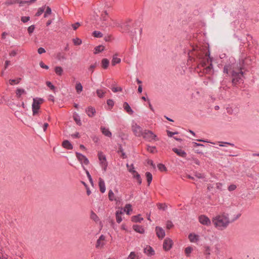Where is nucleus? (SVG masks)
<instances>
[{
    "label": "nucleus",
    "mask_w": 259,
    "mask_h": 259,
    "mask_svg": "<svg viewBox=\"0 0 259 259\" xmlns=\"http://www.w3.org/2000/svg\"><path fill=\"white\" fill-rule=\"evenodd\" d=\"M39 66L41 68H44L46 69H48L49 68V66L47 65H45L42 61H40L39 62Z\"/></svg>",
    "instance_id": "nucleus-63"
},
{
    "label": "nucleus",
    "mask_w": 259,
    "mask_h": 259,
    "mask_svg": "<svg viewBox=\"0 0 259 259\" xmlns=\"http://www.w3.org/2000/svg\"><path fill=\"white\" fill-rule=\"evenodd\" d=\"M21 20L23 23L27 22L28 21L30 20V17H29V16H22L21 18Z\"/></svg>",
    "instance_id": "nucleus-56"
},
{
    "label": "nucleus",
    "mask_w": 259,
    "mask_h": 259,
    "mask_svg": "<svg viewBox=\"0 0 259 259\" xmlns=\"http://www.w3.org/2000/svg\"><path fill=\"white\" fill-rule=\"evenodd\" d=\"M240 216V214H238L231 221L230 220L229 214L223 212L220 214L216 215L212 219V223L214 227L219 230H223L226 229L229 225L237 220Z\"/></svg>",
    "instance_id": "nucleus-1"
},
{
    "label": "nucleus",
    "mask_w": 259,
    "mask_h": 259,
    "mask_svg": "<svg viewBox=\"0 0 259 259\" xmlns=\"http://www.w3.org/2000/svg\"><path fill=\"white\" fill-rule=\"evenodd\" d=\"M105 240V236L104 235H101L97 241L96 247L97 248L103 247L105 245V243L103 241H104Z\"/></svg>",
    "instance_id": "nucleus-13"
},
{
    "label": "nucleus",
    "mask_w": 259,
    "mask_h": 259,
    "mask_svg": "<svg viewBox=\"0 0 259 259\" xmlns=\"http://www.w3.org/2000/svg\"><path fill=\"white\" fill-rule=\"evenodd\" d=\"M21 78H17L16 79H11L9 80V83L10 85L18 84L21 81Z\"/></svg>",
    "instance_id": "nucleus-28"
},
{
    "label": "nucleus",
    "mask_w": 259,
    "mask_h": 259,
    "mask_svg": "<svg viewBox=\"0 0 259 259\" xmlns=\"http://www.w3.org/2000/svg\"><path fill=\"white\" fill-rule=\"evenodd\" d=\"M93 35L94 37L97 38H101L103 36V34L100 31H94L93 32Z\"/></svg>",
    "instance_id": "nucleus-44"
},
{
    "label": "nucleus",
    "mask_w": 259,
    "mask_h": 259,
    "mask_svg": "<svg viewBox=\"0 0 259 259\" xmlns=\"http://www.w3.org/2000/svg\"><path fill=\"white\" fill-rule=\"evenodd\" d=\"M155 231L156 235L159 239H162L165 235V231L161 228L158 226L156 227Z\"/></svg>",
    "instance_id": "nucleus-12"
},
{
    "label": "nucleus",
    "mask_w": 259,
    "mask_h": 259,
    "mask_svg": "<svg viewBox=\"0 0 259 259\" xmlns=\"http://www.w3.org/2000/svg\"><path fill=\"white\" fill-rule=\"evenodd\" d=\"M85 112L89 117H92L94 116L95 114L96 110L95 108L93 107H89L85 110Z\"/></svg>",
    "instance_id": "nucleus-17"
},
{
    "label": "nucleus",
    "mask_w": 259,
    "mask_h": 259,
    "mask_svg": "<svg viewBox=\"0 0 259 259\" xmlns=\"http://www.w3.org/2000/svg\"><path fill=\"white\" fill-rule=\"evenodd\" d=\"M122 213V212L121 211H117L116 212V220L118 223H120L122 220L121 218Z\"/></svg>",
    "instance_id": "nucleus-29"
},
{
    "label": "nucleus",
    "mask_w": 259,
    "mask_h": 259,
    "mask_svg": "<svg viewBox=\"0 0 259 259\" xmlns=\"http://www.w3.org/2000/svg\"><path fill=\"white\" fill-rule=\"evenodd\" d=\"M17 3L19 4V6L21 7V6H23V5H24L25 4H28V2H27V1L18 0V1H17Z\"/></svg>",
    "instance_id": "nucleus-64"
},
{
    "label": "nucleus",
    "mask_w": 259,
    "mask_h": 259,
    "mask_svg": "<svg viewBox=\"0 0 259 259\" xmlns=\"http://www.w3.org/2000/svg\"><path fill=\"white\" fill-rule=\"evenodd\" d=\"M132 127L133 132L136 137H142L144 131V130H143L142 127L139 125L137 123H135L132 124Z\"/></svg>",
    "instance_id": "nucleus-7"
},
{
    "label": "nucleus",
    "mask_w": 259,
    "mask_h": 259,
    "mask_svg": "<svg viewBox=\"0 0 259 259\" xmlns=\"http://www.w3.org/2000/svg\"><path fill=\"white\" fill-rule=\"evenodd\" d=\"M126 166L128 168V170L132 174L136 172V171L134 169V166L133 164H132L131 165H129L128 164H126Z\"/></svg>",
    "instance_id": "nucleus-49"
},
{
    "label": "nucleus",
    "mask_w": 259,
    "mask_h": 259,
    "mask_svg": "<svg viewBox=\"0 0 259 259\" xmlns=\"http://www.w3.org/2000/svg\"><path fill=\"white\" fill-rule=\"evenodd\" d=\"M99 186L101 192L104 193L106 191V187L105 182L101 178L99 179Z\"/></svg>",
    "instance_id": "nucleus-15"
},
{
    "label": "nucleus",
    "mask_w": 259,
    "mask_h": 259,
    "mask_svg": "<svg viewBox=\"0 0 259 259\" xmlns=\"http://www.w3.org/2000/svg\"><path fill=\"white\" fill-rule=\"evenodd\" d=\"M83 168L84 170L85 171L87 176L88 178L89 179V180L90 183L92 185H93V179L92 178V177H91L89 171L87 169H85L84 168V167L83 166Z\"/></svg>",
    "instance_id": "nucleus-42"
},
{
    "label": "nucleus",
    "mask_w": 259,
    "mask_h": 259,
    "mask_svg": "<svg viewBox=\"0 0 259 259\" xmlns=\"http://www.w3.org/2000/svg\"><path fill=\"white\" fill-rule=\"evenodd\" d=\"M131 20H128L125 23L122 24L119 23V26L118 27H120L121 31L122 32L128 33L131 31V29L132 27L131 25Z\"/></svg>",
    "instance_id": "nucleus-8"
},
{
    "label": "nucleus",
    "mask_w": 259,
    "mask_h": 259,
    "mask_svg": "<svg viewBox=\"0 0 259 259\" xmlns=\"http://www.w3.org/2000/svg\"><path fill=\"white\" fill-rule=\"evenodd\" d=\"M188 237L191 242H195L198 240V236L192 233L189 235Z\"/></svg>",
    "instance_id": "nucleus-32"
},
{
    "label": "nucleus",
    "mask_w": 259,
    "mask_h": 259,
    "mask_svg": "<svg viewBox=\"0 0 259 259\" xmlns=\"http://www.w3.org/2000/svg\"><path fill=\"white\" fill-rule=\"evenodd\" d=\"M98 157L100 161V164L102 168L103 171H106L107 170L108 162L107 161L106 155L101 151L98 153Z\"/></svg>",
    "instance_id": "nucleus-5"
},
{
    "label": "nucleus",
    "mask_w": 259,
    "mask_h": 259,
    "mask_svg": "<svg viewBox=\"0 0 259 259\" xmlns=\"http://www.w3.org/2000/svg\"><path fill=\"white\" fill-rule=\"evenodd\" d=\"M91 219L97 222L99 220V218L97 216V215L94 213L93 211L92 212L91 215Z\"/></svg>",
    "instance_id": "nucleus-53"
},
{
    "label": "nucleus",
    "mask_w": 259,
    "mask_h": 259,
    "mask_svg": "<svg viewBox=\"0 0 259 259\" xmlns=\"http://www.w3.org/2000/svg\"><path fill=\"white\" fill-rule=\"evenodd\" d=\"M101 131L102 133L105 136L111 138L112 137V133L109 130V128H107L104 126H101Z\"/></svg>",
    "instance_id": "nucleus-16"
},
{
    "label": "nucleus",
    "mask_w": 259,
    "mask_h": 259,
    "mask_svg": "<svg viewBox=\"0 0 259 259\" xmlns=\"http://www.w3.org/2000/svg\"><path fill=\"white\" fill-rule=\"evenodd\" d=\"M143 220V218L141 217L140 214L133 216L132 218V222L135 223L141 222Z\"/></svg>",
    "instance_id": "nucleus-26"
},
{
    "label": "nucleus",
    "mask_w": 259,
    "mask_h": 259,
    "mask_svg": "<svg viewBox=\"0 0 259 259\" xmlns=\"http://www.w3.org/2000/svg\"><path fill=\"white\" fill-rule=\"evenodd\" d=\"M145 175L147 178L148 185L149 186L152 181V175L150 172H146Z\"/></svg>",
    "instance_id": "nucleus-31"
},
{
    "label": "nucleus",
    "mask_w": 259,
    "mask_h": 259,
    "mask_svg": "<svg viewBox=\"0 0 259 259\" xmlns=\"http://www.w3.org/2000/svg\"><path fill=\"white\" fill-rule=\"evenodd\" d=\"M107 104L109 106H110L111 107H112L114 105V102L113 100L112 99H108L107 101Z\"/></svg>",
    "instance_id": "nucleus-59"
},
{
    "label": "nucleus",
    "mask_w": 259,
    "mask_h": 259,
    "mask_svg": "<svg viewBox=\"0 0 259 259\" xmlns=\"http://www.w3.org/2000/svg\"><path fill=\"white\" fill-rule=\"evenodd\" d=\"M108 13L106 11L103 12L101 16V22H106L108 20Z\"/></svg>",
    "instance_id": "nucleus-27"
},
{
    "label": "nucleus",
    "mask_w": 259,
    "mask_h": 259,
    "mask_svg": "<svg viewBox=\"0 0 259 259\" xmlns=\"http://www.w3.org/2000/svg\"><path fill=\"white\" fill-rule=\"evenodd\" d=\"M73 119L76 122V124L80 125L81 124V122L80 121V117L77 114H74Z\"/></svg>",
    "instance_id": "nucleus-39"
},
{
    "label": "nucleus",
    "mask_w": 259,
    "mask_h": 259,
    "mask_svg": "<svg viewBox=\"0 0 259 259\" xmlns=\"http://www.w3.org/2000/svg\"><path fill=\"white\" fill-rule=\"evenodd\" d=\"M62 146L68 150H71L73 149V146L68 140H64L62 142Z\"/></svg>",
    "instance_id": "nucleus-22"
},
{
    "label": "nucleus",
    "mask_w": 259,
    "mask_h": 259,
    "mask_svg": "<svg viewBox=\"0 0 259 259\" xmlns=\"http://www.w3.org/2000/svg\"><path fill=\"white\" fill-rule=\"evenodd\" d=\"M57 58L59 61H64L66 60V57L65 55L61 53L57 54Z\"/></svg>",
    "instance_id": "nucleus-40"
},
{
    "label": "nucleus",
    "mask_w": 259,
    "mask_h": 259,
    "mask_svg": "<svg viewBox=\"0 0 259 259\" xmlns=\"http://www.w3.org/2000/svg\"><path fill=\"white\" fill-rule=\"evenodd\" d=\"M147 150L151 153H154L157 151L155 146H147Z\"/></svg>",
    "instance_id": "nucleus-48"
},
{
    "label": "nucleus",
    "mask_w": 259,
    "mask_h": 259,
    "mask_svg": "<svg viewBox=\"0 0 259 259\" xmlns=\"http://www.w3.org/2000/svg\"><path fill=\"white\" fill-rule=\"evenodd\" d=\"M97 66V62H96L95 64H92L91 65L89 69H88V70L89 71H90L91 72V73H92L93 72H94V69L95 68H96Z\"/></svg>",
    "instance_id": "nucleus-55"
},
{
    "label": "nucleus",
    "mask_w": 259,
    "mask_h": 259,
    "mask_svg": "<svg viewBox=\"0 0 259 259\" xmlns=\"http://www.w3.org/2000/svg\"><path fill=\"white\" fill-rule=\"evenodd\" d=\"M133 174L134 178L137 180L139 185H141L142 183V179L141 178L140 175L137 171H136V172Z\"/></svg>",
    "instance_id": "nucleus-30"
},
{
    "label": "nucleus",
    "mask_w": 259,
    "mask_h": 259,
    "mask_svg": "<svg viewBox=\"0 0 259 259\" xmlns=\"http://www.w3.org/2000/svg\"><path fill=\"white\" fill-rule=\"evenodd\" d=\"M210 247L208 246H204V254L206 255V258H208L210 254Z\"/></svg>",
    "instance_id": "nucleus-35"
},
{
    "label": "nucleus",
    "mask_w": 259,
    "mask_h": 259,
    "mask_svg": "<svg viewBox=\"0 0 259 259\" xmlns=\"http://www.w3.org/2000/svg\"><path fill=\"white\" fill-rule=\"evenodd\" d=\"M199 221L203 225L209 226L211 225L210 220L205 215H200L199 217Z\"/></svg>",
    "instance_id": "nucleus-10"
},
{
    "label": "nucleus",
    "mask_w": 259,
    "mask_h": 259,
    "mask_svg": "<svg viewBox=\"0 0 259 259\" xmlns=\"http://www.w3.org/2000/svg\"><path fill=\"white\" fill-rule=\"evenodd\" d=\"M144 252L149 256H152L155 254L154 249L150 246H147L144 248Z\"/></svg>",
    "instance_id": "nucleus-18"
},
{
    "label": "nucleus",
    "mask_w": 259,
    "mask_h": 259,
    "mask_svg": "<svg viewBox=\"0 0 259 259\" xmlns=\"http://www.w3.org/2000/svg\"><path fill=\"white\" fill-rule=\"evenodd\" d=\"M109 64V61L107 59L104 58L102 60V61H101L102 67L104 69H106L108 68Z\"/></svg>",
    "instance_id": "nucleus-24"
},
{
    "label": "nucleus",
    "mask_w": 259,
    "mask_h": 259,
    "mask_svg": "<svg viewBox=\"0 0 259 259\" xmlns=\"http://www.w3.org/2000/svg\"><path fill=\"white\" fill-rule=\"evenodd\" d=\"M172 240L169 238H166L163 241V248L165 251H169L172 247Z\"/></svg>",
    "instance_id": "nucleus-9"
},
{
    "label": "nucleus",
    "mask_w": 259,
    "mask_h": 259,
    "mask_svg": "<svg viewBox=\"0 0 259 259\" xmlns=\"http://www.w3.org/2000/svg\"><path fill=\"white\" fill-rule=\"evenodd\" d=\"M97 96L100 98H102L104 96V95L106 94V92L103 90L98 89L96 91Z\"/></svg>",
    "instance_id": "nucleus-36"
},
{
    "label": "nucleus",
    "mask_w": 259,
    "mask_h": 259,
    "mask_svg": "<svg viewBox=\"0 0 259 259\" xmlns=\"http://www.w3.org/2000/svg\"><path fill=\"white\" fill-rule=\"evenodd\" d=\"M233 70L232 66L230 64H227L225 65L223 69V72L224 73L228 74L229 72L231 73L232 70Z\"/></svg>",
    "instance_id": "nucleus-25"
},
{
    "label": "nucleus",
    "mask_w": 259,
    "mask_h": 259,
    "mask_svg": "<svg viewBox=\"0 0 259 259\" xmlns=\"http://www.w3.org/2000/svg\"><path fill=\"white\" fill-rule=\"evenodd\" d=\"M46 8V5L43 6L42 7L39 8L37 12L35 14V16L38 17L40 16L44 12Z\"/></svg>",
    "instance_id": "nucleus-38"
},
{
    "label": "nucleus",
    "mask_w": 259,
    "mask_h": 259,
    "mask_svg": "<svg viewBox=\"0 0 259 259\" xmlns=\"http://www.w3.org/2000/svg\"><path fill=\"white\" fill-rule=\"evenodd\" d=\"M18 50H14L10 51L9 53V55L11 57H15L17 55V54L19 52Z\"/></svg>",
    "instance_id": "nucleus-52"
},
{
    "label": "nucleus",
    "mask_w": 259,
    "mask_h": 259,
    "mask_svg": "<svg viewBox=\"0 0 259 259\" xmlns=\"http://www.w3.org/2000/svg\"><path fill=\"white\" fill-rule=\"evenodd\" d=\"M47 85L52 90L54 91L55 89V86L50 82V81H47L46 82Z\"/></svg>",
    "instance_id": "nucleus-58"
},
{
    "label": "nucleus",
    "mask_w": 259,
    "mask_h": 259,
    "mask_svg": "<svg viewBox=\"0 0 259 259\" xmlns=\"http://www.w3.org/2000/svg\"><path fill=\"white\" fill-rule=\"evenodd\" d=\"M73 42L74 44V45H80L82 43V41L79 38H73Z\"/></svg>",
    "instance_id": "nucleus-50"
},
{
    "label": "nucleus",
    "mask_w": 259,
    "mask_h": 259,
    "mask_svg": "<svg viewBox=\"0 0 259 259\" xmlns=\"http://www.w3.org/2000/svg\"><path fill=\"white\" fill-rule=\"evenodd\" d=\"M242 69V67H240L238 70H232L230 76L232 78L231 82L233 86H236L243 82L244 72Z\"/></svg>",
    "instance_id": "nucleus-2"
},
{
    "label": "nucleus",
    "mask_w": 259,
    "mask_h": 259,
    "mask_svg": "<svg viewBox=\"0 0 259 259\" xmlns=\"http://www.w3.org/2000/svg\"><path fill=\"white\" fill-rule=\"evenodd\" d=\"M51 13H52V9L50 7L48 6L47 7L46 11L45 12L44 17L45 18H47L48 17V15H50Z\"/></svg>",
    "instance_id": "nucleus-47"
},
{
    "label": "nucleus",
    "mask_w": 259,
    "mask_h": 259,
    "mask_svg": "<svg viewBox=\"0 0 259 259\" xmlns=\"http://www.w3.org/2000/svg\"><path fill=\"white\" fill-rule=\"evenodd\" d=\"M34 29L35 26L34 25L29 26L27 29L29 34H31L34 31Z\"/></svg>",
    "instance_id": "nucleus-57"
},
{
    "label": "nucleus",
    "mask_w": 259,
    "mask_h": 259,
    "mask_svg": "<svg viewBox=\"0 0 259 259\" xmlns=\"http://www.w3.org/2000/svg\"><path fill=\"white\" fill-rule=\"evenodd\" d=\"M75 89L77 93H80L82 91V86L80 82H77L76 84Z\"/></svg>",
    "instance_id": "nucleus-41"
},
{
    "label": "nucleus",
    "mask_w": 259,
    "mask_h": 259,
    "mask_svg": "<svg viewBox=\"0 0 259 259\" xmlns=\"http://www.w3.org/2000/svg\"><path fill=\"white\" fill-rule=\"evenodd\" d=\"M100 25V26L103 28L119 26V23L117 22V21L112 19H110V20H108L106 22H101Z\"/></svg>",
    "instance_id": "nucleus-6"
},
{
    "label": "nucleus",
    "mask_w": 259,
    "mask_h": 259,
    "mask_svg": "<svg viewBox=\"0 0 259 259\" xmlns=\"http://www.w3.org/2000/svg\"><path fill=\"white\" fill-rule=\"evenodd\" d=\"M127 259H139L135 252L132 251L127 257Z\"/></svg>",
    "instance_id": "nucleus-46"
},
{
    "label": "nucleus",
    "mask_w": 259,
    "mask_h": 259,
    "mask_svg": "<svg viewBox=\"0 0 259 259\" xmlns=\"http://www.w3.org/2000/svg\"><path fill=\"white\" fill-rule=\"evenodd\" d=\"M26 94V92L23 89L18 88L16 90V96L18 99H20L22 95Z\"/></svg>",
    "instance_id": "nucleus-19"
},
{
    "label": "nucleus",
    "mask_w": 259,
    "mask_h": 259,
    "mask_svg": "<svg viewBox=\"0 0 259 259\" xmlns=\"http://www.w3.org/2000/svg\"><path fill=\"white\" fill-rule=\"evenodd\" d=\"M157 167L159 170L161 171H165L167 170V168L165 167V166L162 164V163H159L157 165Z\"/></svg>",
    "instance_id": "nucleus-45"
},
{
    "label": "nucleus",
    "mask_w": 259,
    "mask_h": 259,
    "mask_svg": "<svg viewBox=\"0 0 259 259\" xmlns=\"http://www.w3.org/2000/svg\"><path fill=\"white\" fill-rule=\"evenodd\" d=\"M237 187L235 185L232 184L228 187V190L229 191H232L236 189Z\"/></svg>",
    "instance_id": "nucleus-62"
},
{
    "label": "nucleus",
    "mask_w": 259,
    "mask_h": 259,
    "mask_svg": "<svg viewBox=\"0 0 259 259\" xmlns=\"http://www.w3.org/2000/svg\"><path fill=\"white\" fill-rule=\"evenodd\" d=\"M55 72L58 75L61 76L63 74V70L61 67L56 66L55 68Z\"/></svg>",
    "instance_id": "nucleus-34"
},
{
    "label": "nucleus",
    "mask_w": 259,
    "mask_h": 259,
    "mask_svg": "<svg viewBox=\"0 0 259 259\" xmlns=\"http://www.w3.org/2000/svg\"><path fill=\"white\" fill-rule=\"evenodd\" d=\"M193 249L191 247H187L185 249V252L187 256H189V254L191 253Z\"/></svg>",
    "instance_id": "nucleus-51"
},
{
    "label": "nucleus",
    "mask_w": 259,
    "mask_h": 259,
    "mask_svg": "<svg viewBox=\"0 0 259 259\" xmlns=\"http://www.w3.org/2000/svg\"><path fill=\"white\" fill-rule=\"evenodd\" d=\"M104 50V47L103 46L100 45V46H97L95 48L94 53L95 54L99 53L103 51Z\"/></svg>",
    "instance_id": "nucleus-37"
},
{
    "label": "nucleus",
    "mask_w": 259,
    "mask_h": 259,
    "mask_svg": "<svg viewBox=\"0 0 259 259\" xmlns=\"http://www.w3.org/2000/svg\"><path fill=\"white\" fill-rule=\"evenodd\" d=\"M172 151L177 153L179 156L182 157H185L187 155L186 153L182 149H179L176 148H174L172 149Z\"/></svg>",
    "instance_id": "nucleus-20"
},
{
    "label": "nucleus",
    "mask_w": 259,
    "mask_h": 259,
    "mask_svg": "<svg viewBox=\"0 0 259 259\" xmlns=\"http://www.w3.org/2000/svg\"><path fill=\"white\" fill-rule=\"evenodd\" d=\"M108 198L111 201H116V199L115 197L114 194L112 190H110L108 192Z\"/></svg>",
    "instance_id": "nucleus-33"
},
{
    "label": "nucleus",
    "mask_w": 259,
    "mask_h": 259,
    "mask_svg": "<svg viewBox=\"0 0 259 259\" xmlns=\"http://www.w3.org/2000/svg\"><path fill=\"white\" fill-rule=\"evenodd\" d=\"M216 188L217 189L222 191L223 189V184L221 183H217L215 184Z\"/></svg>",
    "instance_id": "nucleus-61"
},
{
    "label": "nucleus",
    "mask_w": 259,
    "mask_h": 259,
    "mask_svg": "<svg viewBox=\"0 0 259 259\" xmlns=\"http://www.w3.org/2000/svg\"><path fill=\"white\" fill-rule=\"evenodd\" d=\"M131 205L130 204H127L125 205V208L127 209L126 213L127 214H130V211L132 210Z\"/></svg>",
    "instance_id": "nucleus-60"
},
{
    "label": "nucleus",
    "mask_w": 259,
    "mask_h": 259,
    "mask_svg": "<svg viewBox=\"0 0 259 259\" xmlns=\"http://www.w3.org/2000/svg\"><path fill=\"white\" fill-rule=\"evenodd\" d=\"M142 137H143L146 141L148 142L158 140L157 136L150 130H145Z\"/></svg>",
    "instance_id": "nucleus-3"
},
{
    "label": "nucleus",
    "mask_w": 259,
    "mask_h": 259,
    "mask_svg": "<svg viewBox=\"0 0 259 259\" xmlns=\"http://www.w3.org/2000/svg\"><path fill=\"white\" fill-rule=\"evenodd\" d=\"M75 154L78 160L81 164H84L85 165L89 164V160L84 155L79 152H76Z\"/></svg>",
    "instance_id": "nucleus-11"
},
{
    "label": "nucleus",
    "mask_w": 259,
    "mask_h": 259,
    "mask_svg": "<svg viewBox=\"0 0 259 259\" xmlns=\"http://www.w3.org/2000/svg\"><path fill=\"white\" fill-rule=\"evenodd\" d=\"M44 100L41 98H34L33 100V103L32 104V110L33 115H35L38 112L40 109V104H41Z\"/></svg>",
    "instance_id": "nucleus-4"
},
{
    "label": "nucleus",
    "mask_w": 259,
    "mask_h": 259,
    "mask_svg": "<svg viewBox=\"0 0 259 259\" xmlns=\"http://www.w3.org/2000/svg\"><path fill=\"white\" fill-rule=\"evenodd\" d=\"M123 108L124 110L130 115H133L134 113V111L131 108V106L129 105L128 103L126 102L123 103Z\"/></svg>",
    "instance_id": "nucleus-14"
},
{
    "label": "nucleus",
    "mask_w": 259,
    "mask_h": 259,
    "mask_svg": "<svg viewBox=\"0 0 259 259\" xmlns=\"http://www.w3.org/2000/svg\"><path fill=\"white\" fill-rule=\"evenodd\" d=\"M133 228L136 232L139 233L140 234H143L145 232L144 228L141 226L134 225Z\"/></svg>",
    "instance_id": "nucleus-21"
},
{
    "label": "nucleus",
    "mask_w": 259,
    "mask_h": 259,
    "mask_svg": "<svg viewBox=\"0 0 259 259\" xmlns=\"http://www.w3.org/2000/svg\"><path fill=\"white\" fill-rule=\"evenodd\" d=\"M121 61V60L120 58L113 57L112 60V65L113 66L115 65L116 64L119 63Z\"/></svg>",
    "instance_id": "nucleus-43"
},
{
    "label": "nucleus",
    "mask_w": 259,
    "mask_h": 259,
    "mask_svg": "<svg viewBox=\"0 0 259 259\" xmlns=\"http://www.w3.org/2000/svg\"><path fill=\"white\" fill-rule=\"evenodd\" d=\"M195 176L198 179H204L205 178V175L199 172H196Z\"/></svg>",
    "instance_id": "nucleus-54"
},
{
    "label": "nucleus",
    "mask_w": 259,
    "mask_h": 259,
    "mask_svg": "<svg viewBox=\"0 0 259 259\" xmlns=\"http://www.w3.org/2000/svg\"><path fill=\"white\" fill-rule=\"evenodd\" d=\"M117 153L118 154L121 153L120 157L123 159H125L127 158V156L125 153L124 152V150L122 148L121 145H119L118 149L117 150Z\"/></svg>",
    "instance_id": "nucleus-23"
}]
</instances>
